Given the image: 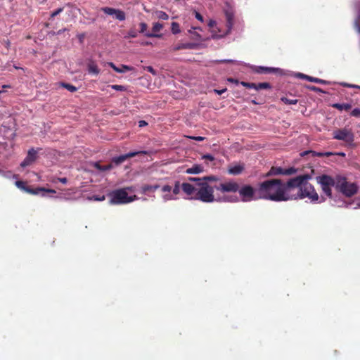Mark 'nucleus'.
Masks as SVG:
<instances>
[{"label":"nucleus","mask_w":360,"mask_h":360,"mask_svg":"<svg viewBox=\"0 0 360 360\" xmlns=\"http://www.w3.org/2000/svg\"><path fill=\"white\" fill-rule=\"evenodd\" d=\"M311 89H313V90H314V91H320V92H322V90H321V89L318 88V87H315V86H314V87H312V88H311Z\"/></svg>","instance_id":"nucleus-54"},{"label":"nucleus","mask_w":360,"mask_h":360,"mask_svg":"<svg viewBox=\"0 0 360 360\" xmlns=\"http://www.w3.org/2000/svg\"><path fill=\"white\" fill-rule=\"evenodd\" d=\"M282 101L287 104H296L297 101L295 99H288L287 98H282Z\"/></svg>","instance_id":"nucleus-38"},{"label":"nucleus","mask_w":360,"mask_h":360,"mask_svg":"<svg viewBox=\"0 0 360 360\" xmlns=\"http://www.w3.org/2000/svg\"><path fill=\"white\" fill-rule=\"evenodd\" d=\"M188 32L192 34L191 37H192L193 39L197 40V41H199V40L202 39L201 36L198 33L193 31L192 30H189Z\"/></svg>","instance_id":"nucleus-32"},{"label":"nucleus","mask_w":360,"mask_h":360,"mask_svg":"<svg viewBox=\"0 0 360 360\" xmlns=\"http://www.w3.org/2000/svg\"><path fill=\"white\" fill-rule=\"evenodd\" d=\"M216 21L215 20H210L208 22V26L212 29L211 30V32H212V37L213 38H221V37H220L221 34H223V32H221L220 30L219 31V33H217V31H216V28H215V26H216Z\"/></svg>","instance_id":"nucleus-19"},{"label":"nucleus","mask_w":360,"mask_h":360,"mask_svg":"<svg viewBox=\"0 0 360 360\" xmlns=\"http://www.w3.org/2000/svg\"><path fill=\"white\" fill-rule=\"evenodd\" d=\"M28 181H15V184L19 189H22L28 193L39 194L41 193V195H46V193H55L56 191L51 188H30L27 186Z\"/></svg>","instance_id":"nucleus-7"},{"label":"nucleus","mask_w":360,"mask_h":360,"mask_svg":"<svg viewBox=\"0 0 360 360\" xmlns=\"http://www.w3.org/2000/svg\"><path fill=\"white\" fill-rule=\"evenodd\" d=\"M156 16L158 18L162 19V20H168V18H169V15L163 11L157 12Z\"/></svg>","instance_id":"nucleus-31"},{"label":"nucleus","mask_w":360,"mask_h":360,"mask_svg":"<svg viewBox=\"0 0 360 360\" xmlns=\"http://www.w3.org/2000/svg\"><path fill=\"white\" fill-rule=\"evenodd\" d=\"M114 17L116 19L122 21L125 20L126 15L124 11L117 9L115 14H114Z\"/></svg>","instance_id":"nucleus-25"},{"label":"nucleus","mask_w":360,"mask_h":360,"mask_svg":"<svg viewBox=\"0 0 360 360\" xmlns=\"http://www.w3.org/2000/svg\"><path fill=\"white\" fill-rule=\"evenodd\" d=\"M111 87H112V89L117 90V91H124L126 89L124 86L117 85V84L112 85Z\"/></svg>","instance_id":"nucleus-42"},{"label":"nucleus","mask_w":360,"mask_h":360,"mask_svg":"<svg viewBox=\"0 0 360 360\" xmlns=\"http://www.w3.org/2000/svg\"><path fill=\"white\" fill-rule=\"evenodd\" d=\"M148 25L145 22H141L140 23V33H143L146 35V32H149L148 30Z\"/></svg>","instance_id":"nucleus-34"},{"label":"nucleus","mask_w":360,"mask_h":360,"mask_svg":"<svg viewBox=\"0 0 360 360\" xmlns=\"http://www.w3.org/2000/svg\"><path fill=\"white\" fill-rule=\"evenodd\" d=\"M193 139L196 141H202L204 139V138L202 136H197V137H194Z\"/></svg>","instance_id":"nucleus-55"},{"label":"nucleus","mask_w":360,"mask_h":360,"mask_svg":"<svg viewBox=\"0 0 360 360\" xmlns=\"http://www.w3.org/2000/svg\"><path fill=\"white\" fill-rule=\"evenodd\" d=\"M226 18V30L225 32H223V34L220 35V37H224L227 34H229L231 32V30L232 29L233 25V14L231 11H226L225 12Z\"/></svg>","instance_id":"nucleus-13"},{"label":"nucleus","mask_w":360,"mask_h":360,"mask_svg":"<svg viewBox=\"0 0 360 360\" xmlns=\"http://www.w3.org/2000/svg\"><path fill=\"white\" fill-rule=\"evenodd\" d=\"M240 84L243 85V86L249 88V89H256V84H255V83H248V82H241Z\"/></svg>","instance_id":"nucleus-37"},{"label":"nucleus","mask_w":360,"mask_h":360,"mask_svg":"<svg viewBox=\"0 0 360 360\" xmlns=\"http://www.w3.org/2000/svg\"><path fill=\"white\" fill-rule=\"evenodd\" d=\"M197 29L200 30V28H199V27H193V28H192V30H197Z\"/></svg>","instance_id":"nucleus-60"},{"label":"nucleus","mask_w":360,"mask_h":360,"mask_svg":"<svg viewBox=\"0 0 360 360\" xmlns=\"http://www.w3.org/2000/svg\"><path fill=\"white\" fill-rule=\"evenodd\" d=\"M37 152L33 148L30 149L28 151L27 155L26 158H25V160L21 162L20 166L22 167H25L27 166L32 165L33 162H35V160H37Z\"/></svg>","instance_id":"nucleus-10"},{"label":"nucleus","mask_w":360,"mask_h":360,"mask_svg":"<svg viewBox=\"0 0 360 360\" xmlns=\"http://www.w3.org/2000/svg\"><path fill=\"white\" fill-rule=\"evenodd\" d=\"M333 139L342 141L347 145H352L354 141V135L352 129L344 127L337 129L333 133Z\"/></svg>","instance_id":"nucleus-5"},{"label":"nucleus","mask_w":360,"mask_h":360,"mask_svg":"<svg viewBox=\"0 0 360 360\" xmlns=\"http://www.w3.org/2000/svg\"><path fill=\"white\" fill-rule=\"evenodd\" d=\"M158 187H159L158 186H146L145 187H143V193H148L153 192L155 189L158 188Z\"/></svg>","instance_id":"nucleus-30"},{"label":"nucleus","mask_w":360,"mask_h":360,"mask_svg":"<svg viewBox=\"0 0 360 360\" xmlns=\"http://www.w3.org/2000/svg\"><path fill=\"white\" fill-rule=\"evenodd\" d=\"M142 154H147V152L144 151V150L129 152L124 155H120L117 157H114L112 158L110 163L105 165H101L100 162H92L91 165H92V167H94L95 169H97L98 173L103 174V173H105L106 172L111 170L115 167H117V166L122 164L127 159H129L130 158L135 157L136 155H142Z\"/></svg>","instance_id":"nucleus-2"},{"label":"nucleus","mask_w":360,"mask_h":360,"mask_svg":"<svg viewBox=\"0 0 360 360\" xmlns=\"http://www.w3.org/2000/svg\"><path fill=\"white\" fill-rule=\"evenodd\" d=\"M193 199L203 202H212L214 200V188L210 186L207 181L198 184V189Z\"/></svg>","instance_id":"nucleus-4"},{"label":"nucleus","mask_w":360,"mask_h":360,"mask_svg":"<svg viewBox=\"0 0 360 360\" xmlns=\"http://www.w3.org/2000/svg\"><path fill=\"white\" fill-rule=\"evenodd\" d=\"M144 69L152 73L153 75L157 74L156 71L151 66H146L144 68Z\"/></svg>","instance_id":"nucleus-44"},{"label":"nucleus","mask_w":360,"mask_h":360,"mask_svg":"<svg viewBox=\"0 0 360 360\" xmlns=\"http://www.w3.org/2000/svg\"><path fill=\"white\" fill-rule=\"evenodd\" d=\"M244 169V165L242 163H233L231 164L228 167V172L229 174L233 175H238Z\"/></svg>","instance_id":"nucleus-14"},{"label":"nucleus","mask_w":360,"mask_h":360,"mask_svg":"<svg viewBox=\"0 0 360 360\" xmlns=\"http://www.w3.org/2000/svg\"><path fill=\"white\" fill-rule=\"evenodd\" d=\"M336 189L345 197H351L356 193L358 187L355 182L338 181Z\"/></svg>","instance_id":"nucleus-6"},{"label":"nucleus","mask_w":360,"mask_h":360,"mask_svg":"<svg viewBox=\"0 0 360 360\" xmlns=\"http://www.w3.org/2000/svg\"><path fill=\"white\" fill-rule=\"evenodd\" d=\"M351 115L353 117H360V109L359 108H354L351 112Z\"/></svg>","instance_id":"nucleus-41"},{"label":"nucleus","mask_w":360,"mask_h":360,"mask_svg":"<svg viewBox=\"0 0 360 360\" xmlns=\"http://www.w3.org/2000/svg\"><path fill=\"white\" fill-rule=\"evenodd\" d=\"M179 190V187L177 185H176L175 188H174V193H177Z\"/></svg>","instance_id":"nucleus-56"},{"label":"nucleus","mask_w":360,"mask_h":360,"mask_svg":"<svg viewBox=\"0 0 360 360\" xmlns=\"http://www.w3.org/2000/svg\"><path fill=\"white\" fill-rule=\"evenodd\" d=\"M171 30H172V32L174 34H179L181 32L180 27H179V25L177 22H173L172 23Z\"/></svg>","instance_id":"nucleus-27"},{"label":"nucleus","mask_w":360,"mask_h":360,"mask_svg":"<svg viewBox=\"0 0 360 360\" xmlns=\"http://www.w3.org/2000/svg\"><path fill=\"white\" fill-rule=\"evenodd\" d=\"M195 18L200 20V21H202L203 20V18L202 16L199 13H195Z\"/></svg>","instance_id":"nucleus-51"},{"label":"nucleus","mask_w":360,"mask_h":360,"mask_svg":"<svg viewBox=\"0 0 360 360\" xmlns=\"http://www.w3.org/2000/svg\"><path fill=\"white\" fill-rule=\"evenodd\" d=\"M297 77H300V78L305 79H307L308 81H310V82H314V83L323 84L328 83L326 80H323V79H319V78H316V77H310V76H308V75H304V74H302V73H298L297 74Z\"/></svg>","instance_id":"nucleus-18"},{"label":"nucleus","mask_w":360,"mask_h":360,"mask_svg":"<svg viewBox=\"0 0 360 360\" xmlns=\"http://www.w3.org/2000/svg\"><path fill=\"white\" fill-rule=\"evenodd\" d=\"M62 11H63V8H58L56 11H55L53 13H52V14H51V17H55V16H56L57 15H58L59 13H60Z\"/></svg>","instance_id":"nucleus-46"},{"label":"nucleus","mask_w":360,"mask_h":360,"mask_svg":"<svg viewBox=\"0 0 360 360\" xmlns=\"http://www.w3.org/2000/svg\"><path fill=\"white\" fill-rule=\"evenodd\" d=\"M321 184V189L328 197H331V187H335L338 181H320Z\"/></svg>","instance_id":"nucleus-15"},{"label":"nucleus","mask_w":360,"mask_h":360,"mask_svg":"<svg viewBox=\"0 0 360 360\" xmlns=\"http://www.w3.org/2000/svg\"><path fill=\"white\" fill-rule=\"evenodd\" d=\"M217 62H221V63H237V61H235V60H218Z\"/></svg>","instance_id":"nucleus-52"},{"label":"nucleus","mask_w":360,"mask_h":360,"mask_svg":"<svg viewBox=\"0 0 360 360\" xmlns=\"http://www.w3.org/2000/svg\"><path fill=\"white\" fill-rule=\"evenodd\" d=\"M342 86H344L352 87V88H357V89H360V86H358V85H354V84H346V83L342 84Z\"/></svg>","instance_id":"nucleus-48"},{"label":"nucleus","mask_w":360,"mask_h":360,"mask_svg":"<svg viewBox=\"0 0 360 360\" xmlns=\"http://www.w3.org/2000/svg\"><path fill=\"white\" fill-rule=\"evenodd\" d=\"M336 154H337V155H342V156H344V155H345V153H336Z\"/></svg>","instance_id":"nucleus-58"},{"label":"nucleus","mask_w":360,"mask_h":360,"mask_svg":"<svg viewBox=\"0 0 360 360\" xmlns=\"http://www.w3.org/2000/svg\"><path fill=\"white\" fill-rule=\"evenodd\" d=\"M259 73H271V72H280L281 71L279 68H267V67H257V70Z\"/></svg>","instance_id":"nucleus-20"},{"label":"nucleus","mask_w":360,"mask_h":360,"mask_svg":"<svg viewBox=\"0 0 360 360\" xmlns=\"http://www.w3.org/2000/svg\"><path fill=\"white\" fill-rule=\"evenodd\" d=\"M92 199H94L95 200L97 201H103L105 199V197L104 195H93Z\"/></svg>","instance_id":"nucleus-45"},{"label":"nucleus","mask_w":360,"mask_h":360,"mask_svg":"<svg viewBox=\"0 0 360 360\" xmlns=\"http://www.w3.org/2000/svg\"><path fill=\"white\" fill-rule=\"evenodd\" d=\"M307 153H311L313 155V156H319V157H323V156H326V157H328V156H330V155H335V153H331V152H326V153H317V152H315V151H305L304 152L302 155H304L305 154H307Z\"/></svg>","instance_id":"nucleus-23"},{"label":"nucleus","mask_w":360,"mask_h":360,"mask_svg":"<svg viewBox=\"0 0 360 360\" xmlns=\"http://www.w3.org/2000/svg\"><path fill=\"white\" fill-rule=\"evenodd\" d=\"M316 180H333L330 176L327 175H322L316 177Z\"/></svg>","instance_id":"nucleus-43"},{"label":"nucleus","mask_w":360,"mask_h":360,"mask_svg":"<svg viewBox=\"0 0 360 360\" xmlns=\"http://www.w3.org/2000/svg\"><path fill=\"white\" fill-rule=\"evenodd\" d=\"M355 27L359 33H360V13L354 22Z\"/></svg>","instance_id":"nucleus-39"},{"label":"nucleus","mask_w":360,"mask_h":360,"mask_svg":"<svg viewBox=\"0 0 360 360\" xmlns=\"http://www.w3.org/2000/svg\"><path fill=\"white\" fill-rule=\"evenodd\" d=\"M62 86L67 89L68 91H70V92H75L77 90V88L75 86L71 85L70 84L62 83Z\"/></svg>","instance_id":"nucleus-35"},{"label":"nucleus","mask_w":360,"mask_h":360,"mask_svg":"<svg viewBox=\"0 0 360 360\" xmlns=\"http://www.w3.org/2000/svg\"><path fill=\"white\" fill-rule=\"evenodd\" d=\"M332 107L340 111H347L352 108V105L349 103H334L332 105Z\"/></svg>","instance_id":"nucleus-22"},{"label":"nucleus","mask_w":360,"mask_h":360,"mask_svg":"<svg viewBox=\"0 0 360 360\" xmlns=\"http://www.w3.org/2000/svg\"><path fill=\"white\" fill-rule=\"evenodd\" d=\"M226 91V89H221V90L214 89V92H215V93H217V94H219V95L222 94H223V93H224Z\"/></svg>","instance_id":"nucleus-49"},{"label":"nucleus","mask_w":360,"mask_h":360,"mask_svg":"<svg viewBox=\"0 0 360 360\" xmlns=\"http://www.w3.org/2000/svg\"><path fill=\"white\" fill-rule=\"evenodd\" d=\"M270 88H271V85L268 82H262V83H259L258 84H256V90H257V91L261 90V89H270Z\"/></svg>","instance_id":"nucleus-26"},{"label":"nucleus","mask_w":360,"mask_h":360,"mask_svg":"<svg viewBox=\"0 0 360 360\" xmlns=\"http://www.w3.org/2000/svg\"><path fill=\"white\" fill-rule=\"evenodd\" d=\"M202 159L209 160L210 161H212V160H214V157L211 155L207 154V155H204L202 156Z\"/></svg>","instance_id":"nucleus-47"},{"label":"nucleus","mask_w":360,"mask_h":360,"mask_svg":"<svg viewBox=\"0 0 360 360\" xmlns=\"http://www.w3.org/2000/svg\"><path fill=\"white\" fill-rule=\"evenodd\" d=\"M163 190H164V191H169L170 188H169V186H166L164 187Z\"/></svg>","instance_id":"nucleus-57"},{"label":"nucleus","mask_w":360,"mask_h":360,"mask_svg":"<svg viewBox=\"0 0 360 360\" xmlns=\"http://www.w3.org/2000/svg\"><path fill=\"white\" fill-rule=\"evenodd\" d=\"M309 176L308 175H300L295 178L291 179L290 180H309Z\"/></svg>","instance_id":"nucleus-40"},{"label":"nucleus","mask_w":360,"mask_h":360,"mask_svg":"<svg viewBox=\"0 0 360 360\" xmlns=\"http://www.w3.org/2000/svg\"><path fill=\"white\" fill-rule=\"evenodd\" d=\"M110 67H111L115 72L119 73H124L127 71H130L133 70V68L131 66H128L126 65H122L120 68H118L115 66V65L113 63H108Z\"/></svg>","instance_id":"nucleus-17"},{"label":"nucleus","mask_w":360,"mask_h":360,"mask_svg":"<svg viewBox=\"0 0 360 360\" xmlns=\"http://www.w3.org/2000/svg\"><path fill=\"white\" fill-rule=\"evenodd\" d=\"M296 172L297 169H295L294 167H290L288 169H283L281 167H272L271 170L266 174V176L278 174L292 175L293 174H295Z\"/></svg>","instance_id":"nucleus-8"},{"label":"nucleus","mask_w":360,"mask_h":360,"mask_svg":"<svg viewBox=\"0 0 360 360\" xmlns=\"http://www.w3.org/2000/svg\"><path fill=\"white\" fill-rule=\"evenodd\" d=\"M193 47H194L193 44L182 43V44H178L176 45L173 46L172 49V51H176L181 50V49H192Z\"/></svg>","instance_id":"nucleus-21"},{"label":"nucleus","mask_w":360,"mask_h":360,"mask_svg":"<svg viewBox=\"0 0 360 360\" xmlns=\"http://www.w3.org/2000/svg\"><path fill=\"white\" fill-rule=\"evenodd\" d=\"M147 124L146 122L141 120L139 122V127H144Z\"/></svg>","instance_id":"nucleus-53"},{"label":"nucleus","mask_w":360,"mask_h":360,"mask_svg":"<svg viewBox=\"0 0 360 360\" xmlns=\"http://www.w3.org/2000/svg\"><path fill=\"white\" fill-rule=\"evenodd\" d=\"M203 171V168L200 165H194L191 168L186 169L188 174H199Z\"/></svg>","instance_id":"nucleus-24"},{"label":"nucleus","mask_w":360,"mask_h":360,"mask_svg":"<svg viewBox=\"0 0 360 360\" xmlns=\"http://www.w3.org/2000/svg\"><path fill=\"white\" fill-rule=\"evenodd\" d=\"M222 193L226 192H236L238 190V185L236 182H226L222 183L220 185V188H218Z\"/></svg>","instance_id":"nucleus-12"},{"label":"nucleus","mask_w":360,"mask_h":360,"mask_svg":"<svg viewBox=\"0 0 360 360\" xmlns=\"http://www.w3.org/2000/svg\"><path fill=\"white\" fill-rule=\"evenodd\" d=\"M254 188L250 186H245L239 189V194H240L243 201H250L254 199Z\"/></svg>","instance_id":"nucleus-9"},{"label":"nucleus","mask_w":360,"mask_h":360,"mask_svg":"<svg viewBox=\"0 0 360 360\" xmlns=\"http://www.w3.org/2000/svg\"><path fill=\"white\" fill-rule=\"evenodd\" d=\"M227 81L231 83H234L236 84H238L239 83V82L237 79H235L233 78H228Z\"/></svg>","instance_id":"nucleus-50"},{"label":"nucleus","mask_w":360,"mask_h":360,"mask_svg":"<svg viewBox=\"0 0 360 360\" xmlns=\"http://www.w3.org/2000/svg\"><path fill=\"white\" fill-rule=\"evenodd\" d=\"M58 180H63V181H65V180H66V178H59V179H58Z\"/></svg>","instance_id":"nucleus-59"},{"label":"nucleus","mask_w":360,"mask_h":360,"mask_svg":"<svg viewBox=\"0 0 360 360\" xmlns=\"http://www.w3.org/2000/svg\"><path fill=\"white\" fill-rule=\"evenodd\" d=\"M182 190L186 194L191 196V199H193L194 195L196 194L198 186H193L191 184L184 183L182 184Z\"/></svg>","instance_id":"nucleus-16"},{"label":"nucleus","mask_w":360,"mask_h":360,"mask_svg":"<svg viewBox=\"0 0 360 360\" xmlns=\"http://www.w3.org/2000/svg\"><path fill=\"white\" fill-rule=\"evenodd\" d=\"M188 180H217L215 177L212 176H204L202 179L200 178H195V177H190Z\"/></svg>","instance_id":"nucleus-36"},{"label":"nucleus","mask_w":360,"mask_h":360,"mask_svg":"<svg viewBox=\"0 0 360 360\" xmlns=\"http://www.w3.org/2000/svg\"><path fill=\"white\" fill-rule=\"evenodd\" d=\"M163 25L160 22H154L153 24L152 32H146V37H155V38H161L162 34L159 32L162 30Z\"/></svg>","instance_id":"nucleus-11"},{"label":"nucleus","mask_w":360,"mask_h":360,"mask_svg":"<svg viewBox=\"0 0 360 360\" xmlns=\"http://www.w3.org/2000/svg\"><path fill=\"white\" fill-rule=\"evenodd\" d=\"M338 180H342V181H345V178H342V179H338Z\"/></svg>","instance_id":"nucleus-61"},{"label":"nucleus","mask_w":360,"mask_h":360,"mask_svg":"<svg viewBox=\"0 0 360 360\" xmlns=\"http://www.w3.org/2000/svg\"><path fill=\"white\" fill-rule=\"evenodd\" d=\"M129 189V188H119L110 192L108 193L110 198L109 203L112 205H120L130 203L134 201L136 199V196L135 195L132 196L129 195V193H127V190Z\"/></svg>","instance_id":"nucleus-3"},{"label":"nucleus","mask_w":360,"mask_h":360,"mask_svg":"<svg viewBox=\"0 0 360 360\" xmlns=\"http://www.w3.org/2000/svg\"><path fill=\"white\" fill-rule=\"evenodd\" d=\"M359 207H360V204H359Z\"/></svg>","instance_id":"nucleus-62"},{"label":"nucleus","mask_w":360,"mask_h":360,"mask_svg":"<svg viewBox=\"0 0 360 360\" xmlns=\"http://www.w3.org/2000/svg\"><path fill=\"white\" fill-rule=\"evenodd\" d=\"M137 35H138L137 32L134 29H131L128 32L127 34L125 36V38H130V37L135 38L137 37Z\"/></svg>","instance_id":"nucleus-33"},{"label":"nucleus","mask_w":360,"mask_h":360,"mask_svg":"<svg viewBox=\"0 0 360 360\" xmlns=\"http://www.w3.org/2000/svg\"><path fill=\"white\" fill-rule=\"evenodd\" d=\"M88 69H89V72L90 73L97 75L99 72V70H98L97 66L94 63L89 64Z\"/></svg>","instance_id":"nucleus-28"},{"label":"nucleus","mask_w":360,"mask_h":360,"mask_svg":"<svg viewBox=\"0 0 360 360\" xmlns=\"http://www.w3.org/2000/svg\"><path fill=\"white\" fill-rule=\"evenodd\" d=\"M102 11L105 14L114 16V14H115V12L117 11V9L112 8H109V7H104V8H102Z\"/></svg>","instance_id":"nucleus-29"},{"label":"nucleus","mask_w":360,"mask_h":360,"mask_svg":"<svg viewBox=\"0 0 360 360\" xmlns=\"http://www.w3.org/2000/svg\"><path fill=\"white\" fill-rule=\"evenodd\" d=\"M259 198L281 202L290 199H319L317 193L309 181H264L259 189Z\"/></svg>","instance_id":"nucleus-1"}]
</instances>
